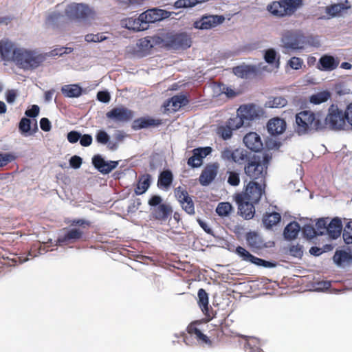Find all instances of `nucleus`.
I'll return each instance as SVG.
<instances>
[{
	"instance_id": "1",
	"label": "nucleus",
	"mask_w": 352,
	"mask_h": 352,
	"mask_svg": "<svg viewBox=\"0 0 352 352\" xmlns=\"http://www.w3.org/2000/svg\"><path fill=\"white\" fill-rule=\"evenodd\" d=\"M295 132L300 136L324 131L322 115L304 110L296 115Z\"/></svg>"
},
{
	"instance_id": "2",
	"label": "nucleus",
	"mask_w": 352,
	"mask_h": 352,
	"mask_svg": "<svg viewBox=\"0 0 352 352\" xmlns=\"http://www.w3.org/2000/svg\"><path fill=\"white\" fill-rule=\"evenodd\" d=\"M45 57L34 50L20 47L15 51L14 63L24 70L37 68L44 61Z\"/></svg>"
},
{
	"instance_id": "3",
	"label": "nucleus",
	"mask_w": 352,
	"mask_h": 352,
	"mask_svg": "<svg viewBox=\"0 0 352 352\" xmlns=\"http://www.w3.org/2000/svg\"><path fill=\"white\" fill-rule=\"evenodd\" d=\"M322 122L324 131L327 129L336 131H342L347 126L344 111L334 104L329 107L326 117L322 116Z\"/></svg>"
},
{
	"instance_id": "4",
	"label": "nucleus",
	"mask_w": 352,
	"mask_h": 352,
	"mask_svg": "<svg viewBox=\"0 0 352 352\" xmlns=\"http://www.w3.org/2000/svg\"><path fill=\"white\" fill-rule=\"evenodd\" d=\"M272 155L264 153L263 155H254L244 167L246 176H265Z\"/></svg>"
},
{
	"instance_id": "5",
	"label": "nucleus",
	"mask_w": 352,
	"mask_h": 352,
	"mask_svg": "<svg viewBox=\"0 0 352 352\" xmlns=\"http://www.w3.org/2000/svg\"><path fill=\"white\" fill-rule=\"evenodd\" d=\"M302 0H279L267 5V10L273 16L284 17L292 16L301 6Z\"/></svg>"
},
{
	"instance_id": "6",
	"label": "nucleus",
	"mask_w": 352,
	"mask_h": 352,
	"mask_svg": "<svg viewBox=\"0 0 352 352\" xmlns=\"http://www.w3.org/2000/svg\"><path fill=\"white\" fill-rule=\"evenodd\" d=\"M65 16L71 21H86L94 17V12L85 4L72 3L65 10Z\"/></svg>"
},
{
	"instance_id": "7",
	"label": "nucleus",
	"mask_w": 352,
	"mask_h": 352,
	"mask_svg": "<svg viewBox=\"0 0 352 352\" xmlns=\"http://www.w3.org/2000/svg\"><path fill=\"white\" fill-rule=\"evenodd\" d=\"M163 42L166 47L173 50H185L191 46V38L184 32L167 34Z\"/></svg>"
},
{
	"instance_id": "8",
	"label": "nucleus",
	"mask_w": 352,
	"mask_h": 352,
	"mask_svg": "<svg viewBox=\"0 0 352 352\" xmlns=\"http://www.w3.org/2000/svg\"><path fill=\"white\" fill-rule=\"evenodd\" d=\"M281 42L285 49L298 51L304 48L305 37L298 32L286 31L282 34Z\"/></svg>"
},
{
	"instance_id": "9",
	"label": "nucleus",
	"mask_w": 352,
	"mask_h": 352,
	"mask_svg": "<svg viewBox=\"0 0 352 352\" xmlns=\"http://www.w3.org/2000/svg\"><path fill=\"white\" fill-rule=\"evenodd\" d=\"M225 21L223 15L205 14L195 21L193 26L195 29L208 30L217 27Z\"/></svg>"
},
{
	"instance_id": "10",
	"label": "nucleus",
	"mask_w": 352,
	"mask_h": 352,
	"mask_svg": "<svg viewBox=\"0 0 352 352\" xmlns=\"http://www.w3.org/2000/svg\"><path fill=\"white\" fill-rule=\"evenodd\" d=\"M265 181L263 182V184H259L256 182H250L247 185L245 192L237 194L236 196L245 197L247 200L257 204L261 199L262 195L265 193Z\"/></svg>"
},
{
	"instance_id": "11",
	"label": "nucleus",
	"mask_w": 352,
	"mask_h": 352,
	"mask_svg": "<svg viewBox=\"0 0 352 352\" xmlns=\"http://www.w3.org/2000/svg\"><path fill=\"white\" fill-rule=\"evenodd\" d=\"M221 158L224 161L243 164L247 162L248 151L243 148L232 150L230 147H226L221 152Z\"/></svg>"
},
{
	"instance_id": "12",
	"label": "nucleus",
	"mask_w": 352,
	"mask_h": 352,
	"mask_svg": "<svg viewBox=\"0 0 352 352\" xmlns=\"http://www.w3.org/2000/svg\"><path fill=\"white\" fill-rule=\"evenodd\" d=\"M107 118L116 123H126L130 122L133 116V112L124 107L113 108L106 113Z\"/></svg>"
},
{
	"instance_id": "13",
	"label": "nucleus",
	"mask_w": 352,
	"mask_h": 352,
	"mask_svg": "<svg viewBox=\"0 0 352 352\" xmlns=\"http://www.w3.org/2000/svg\"><path fill=\"white\" fill-rule=\"evenodd\" d=\"M170 15L171 12L166 10L159 8H152L141 14V20H144L146 25H149L150 23H154L157 21L167 19L170 17Z\"/></svg>"
},
{
	"instance_id": "14",
	"label": "nucleus",
	"mask_w": 352,
	"mask_h": 352,
	"mask_svg": "<svg viewBox=\"0 0 352 352\" xmlns=\"http://www.w3.org/2000/svg\"><path fill=\"white\" fill-rule=\"evenodd\" d=\"M235 201L238 205L239 214L245 219H251L255 214L254 204L245 197L235 196Z\"/></svg>"
},
{
	"instance_id": "15",
	"label": "nucleus",
	"mask_w": 352,
	"mask_h": 352,
	"mask_svg": "<svg viewBox=\"0 0 352 352\" xmlns=\"http://www.w3.org/2000/svg\"><path fill=\"white\" fill-rule=\"evenodd\" d=\"M262 113V109L254 104L241 105L237 109L238 115L243 118L245 123L259 118Z\"/></svg>"
},
{
	"instance_id": "16",
	"label": "nucleus",
	"mask_w": 352,
	"mask_h": 352,
	"mask_svg": "<svg viewBox=\"0 0 352 352\" xmlns=\"http://www.w3.org/2000/svg\"><path fill=\"white\" fill-rule=\"evenodd\" d=\"M212 151V148L210 146L194 148L192 151V155L188 160V165L193 168L199 167L202 164L203 159L210 155Z\"/></svg>"
},
{
	"instance_id": "17",
	"label": "nucleus",
	"mask_w": 352,
	"mask_h": 352,
	"mask_svg": "<svg viewBox=\"0 0 352 352\" xmlns=\"http://www.w3.org/2000/svg\"><path fill=\"white\" fill-rule=\"evenodd\" d=\"M120 161H106L100 155H96L92 157V164L94 168L102 174H109L116 168Z\"/></svg>"
},
{
	"instance_id": "18",
	"label": "nucleus",
	"mask_w": 352,
	"mask_h": 352,
	"mask_svg": "<svg viewBox=\"0 0 352 352\" xmlns=\"http://www.w3.org/2000/svg\"><path fill=\"white\" fill-rule=\"evenodd\" d=\"M83 232L80 228H71L58 236L57 242L60 245H66L80 241L83 236Z\"/></svg>"
},
{
	"instance_id": "19",
	"label": "nucleus",
	"mask_w": 352,
	"mask_h": 352,
	"mask_svg": "<svg viewBox=\"0 0 352 352\" xmlns=\"http://www.w3.org/2000/svg\"><path fill=\"white\" fill-rule=\"evenodd\" d=\"M198 305L206 316V322H209L214 318L212 309L209 307L208 294L205 289L201 288L198 290Z\"/></svg>"
},
{
	"instance_id": "20",
	"label": "nucleus",
	"mask_w": 352,
	"mask_h": 352,
	"mask_svg": "<svg viewBox=\"0 0 352 352\" xmlns=\"http://www.w3.org/2000/svg\"><path fill=\"white\" fill-rule=\"evenodd\" d=\"M16 47L14 44L8 39L0 41V54L4 61H14Z\"/></svg>"
},
{
	"instance_id": "21",
	"label": "nucleus",
	"mask_w": 352,
	"mask_h": 352,
	"mask_svg": "<svg viewBox=\"0 0 352 352\" xmlns=\"http://www.w3.org/2000/svg\"><path fill=\"white\" fill-rule=\"evenodd\" d=\"M243 143L245 146L254 152H259L263 148L261 137L256 132H250L243 138Z\"/></svg>"
},
{
	"instance_id": "22",
	"label": "nucleus",
	"mask_w": 352,
	"mask_h": 352,
	"mask_svg": "<svg viewBox=\"0 0 352 352\" xmlns=\"http://www.w3.org/2000/svg\"><path fill=\"white\" fill-rule=\"evenodd\" d=\"M188 103V100L186 96L176 95L166 100L164 104V107L166 111L175 112Z\"/></svg>"
},
{
	"instance_id": "23",
	"label": "nucleus",
	"mask_w": 352,
	"mask_h": 352,
	"mask_svg": "<svg viewBox=\"0 0 352 352\" xmlns=\"http://www.w3.org/2000/svg\"><path fill=\"white\" fill-rule=\"evenodd\" d=\"M141 14L138 17H130L122 21V25L130 30L135 32L144 31L148 28L144 20H141Z\"/></svg>"
},
{
	"instance_id": "24",
	"label": "nucleus",
	"mask_w": 352,
	"mask_h": 352,
	"mask_svg": "<svg viewBox=\"0 0 352 352\" xmlns=\"http://www.w3.org/2000/svg\"><path fill=\"white\" fill-rule=\"evenodd\" d=\"M171 213L172 208L166 204H162L157 207L151 208V217L155 220L165 221Z\"/></svg>"
},
{
	"instance_id": "25",
	"label": "nucleus",
	"mask_w": 352,
	"mask_h": 352,
	"mask_svg": "<svg viewBox=\"0 0 352 352\" xmlns=\"http://www.w3.org/2000/svg\"><path fill=\"white\" fill-rule=\"evenodd\" d=\"M267 129L272 135L282 134L286 129V122L279 118L270 119L267 124Z\"/></svg>"
},
{
	"instance_id": "26",
	"label": "nucleus",
	"mask_w": 352,
	"mask_h": 352,
	"mask_svg": "<svg viewBox=\"0 0 352 352\" xmlns=\"http://www.w3.org/2000/svg\"><path fill=\"white\" fill-rule=\"evenodd\" d=\"M223 333V331L219 328L214 330V332L210 336L203 334L197 341V343L203 347L213 348L216 342L219 340V335Z\"/></svg>"
},
{
	"instance_id": "27",
	"label": "nucleus",
	"mask_w": 352,
	"mask_h": 352,
	"mask_svg": "<svg viewBox=\"0 0 352 352\" xmlns=\"http://www.w3.org/2000/svg\"><path fill=\"white\" fill-rule=\"evenodd\" d=\"M161 124V120L154 119L150 117H142L138 118L133 121L132 128L134 130H139L149 126H157Z\"/></svg>"
},
{
	"instance_id": "28",
	"label": "nucleus",
	"mask_w": 352,
	"mask_h": 352,
	"mask_svg": "<svg viewBox=\"0 0 352 352\" xmlns=\"http://www.w3.org/2000/svg\"><path fill=\"white\" fill-rule=\"evenodd\" d=\"M318 69L321 71H333L339 65V60L330 55L322 56L318 61Z\"/></svg>"
},
{
	"instance_id": "29",
	"label": "nucleus",
	"mask_w": 352,
	"mask_h": 352,
	"mask_svg": "<svg viewBox=\"0 0 352 352\" xmlns=\"http://www.w3.org/2000/svg\"><path fill=\"white\" fill-rule=\"evenodd\" d=\"M342 230V221L339 218L333 219L327 224V234L332 239H337L340 236Z\"/></svg>"
},
{
	"instance_id": "30",
	"label": "nucleus",
	"mask_w": 352,
	"mask_h": 352,
	"mask_svg": "<svg viewBox=\"0 0 352 352\" xmlns=\"http://www.w3.org/2000/svg\"><path fill=\"white\" fill-rule=\"evenodd\" d=\"M63 94L67 98H78L82 95V89L76 84L66 85L61 87Z\"/></svg>"
},
{
	"instance_id": "31",
	"label": "nucleus",
	"mask_w": 352,
	"mask_h": 352,
	"mask_svg": "<svg viewBox=\"0 0 352 352\" xmlns=\"http://www.w3.org/2000/svg\"><path fill=\"white\" fill-rule=\"evenodd\" d=\"M280 219L281 216L278 212H266L263 216L262 221L264 226L266 228L270 229L272 228L274 226H276L278 223H279Z\"/></svg>"
},
{
	"instance_id": "32",
	"label": "nucleus",
	"mask_w": 352,
	"mask_h": 352,
	"mask_svg": "<svg viewBox=\"0 0 352 352\" xmlns=\"http://www.w3.org/2000/svg\"><path fill=\"white\" fill-rule=\"evenodd\" d=\"M348 1H346L345 3H335L326 7V13L331 18L338 16L343 11L350 8V6L347 5Z\"/></svg>"
},
{
	"instance_id": "33",
	"label": "nucleus",
	"mask_w": 352,
	"mask_h": 352,
	"mask_svg": "<svg viewBox=\"0 0 352 352\" xmlns=\"http://www.w3.org/2000/svg\"><path fill=\"white\" fill-rule=\"evenodd\" d=\"M202 326L203 324L201 321H193L188 325L186 331L190 336L197 341L204 333Z\"/></svg>"
},
{
	"instance_id": "34",
	"label": "nucleus",
	"mask_w": 352,
	"mask_h": 352,
	"mask_svg": "<svg viewBox=\"0 0 352 352\" xmlns=\"http://www.w3.org/2000/svg\"><path fill=\"white\" fill-rule=\"evenodd\" d=\"M256 70V67L253 65H240L233 68V73L238 77L246 78L250 74L254 73Z\"/></svg>"
},
{
	"instance_id": "35",
	"label": "nucleus",
	"mask_w": 352,
	"mask_h": 352,
	"mask_svg": "<svg viewBox=\"0 0 352 352\" xmlns=\"http://www.w3.org/2000/svg\"><path fill=\"white\" fill-rule=\"evenodd\" d=\"M300 229V225L296 221L289 223L284 229L283 234L285 238L290 240L295 239L297 236Z\"/></svg>"
},
{
	"instance_id": "36",
	"label": "nucleus",
	"mask_w": 352,
	"mask_h": 352,
	"mask_svg": "<svg viewBox=\"0 0 352 352\" xmlns=\"http://www.w3.org/2000/svg\"><path fill=\"white\" fill-rule=\"evenodd\" d=\"M352 258L350 253L344 250H337L333 257V261L338 265H342Z\"/></svg>"
},
{
	"instance_id": "37",
	"label": "nucleus",
	"mask_w": 352,
	"mask_h": 352,
	"mask_svg": "<svg viewBox=\"0 0 352 352\" xmlns=\"http://www.w3.org/2000/svg\"><path fill=\"white\" fill-rule=\"evenodd\" d=\"M245 239L249 246L253 248H260L262 241L260 236L255 232H248Z\"/></svg>"
},
{
	"instance_id": "38",
	"label": "nucleus",
	"mask_w": 352,
	"mask_h": 352,
	"mask_svg": "<svg viewBox=\"0 0 352 352\" xmlns=\"http://www.w3.org/2000/svg\"><path fill=\"white\" fill-rule=\"evenodd\" d=\"M330 93L327 91H323L312 95L309 101L314 104H319L327 101L330 98Z\"/></svg>"
},
{
	"instance_id": "39",
	"label": "nucleus",
	"mask_w": 352,
	"mask_h": 352,
	"mask_svg": "<svg viewBox=\"0 0 352 352\" xmlns=\"http://www.w3.org/2000/svg\"><path fill=\"white\" fill-rule=\"evenodd\" d=\"M216 132L223 140H228L232 138L233 130L226 123L225 125L219 126Z\"/></svg>"
},
{
	"instance_id": "40",
	"label": "nucleus",
	"mask_w": 352,
	"mask_h": 352,
	"mask_svg": "<svg viewBox=\"0 0 352 352\" xmlns=\"http://www.w3.org/2000/svg\"><path fill=\"white\" fill-rule=\"evenodd\" d=\"M226 124L234 131L239 129L246 123L243 118L236 113V115L234 117L230 118L226 122Z\"/></svg>"
},
{
	"instance_id": "41",
	"label": "nucleus",
	"mask_w": 352,
	"mask_h": 352,
	"mask_svg": "<svg viewBox=\"0 0 352 352\" xmlns=\"http://www.w3.org/2000/svg\"><path fill=\"white\" fill-rule=\"evenodd\" d=\"M219 164L218 162L208 164L203 170L200 176H217Z\"/></svg>"
},
{
	"instance_id": "42",
	"label": "nucleus",
	"mask_w": 352,
	"mask_h": 352,
	"mask_svg": "<svg viewBox=\"0 0 352 352\" xmlns=\"http://www.w3.org/2000/svg\"><path fill=\"white\" fill-rule=\"evenodd\" d=\"M232 209V205L228 202H221L216 208V212L221 217H226L230 214Z\"/></svg>"
},
{
	"instance_id": "43",
	"label": "nucleus",
	"mask_w": 352,
	"mask_h": 352,
	"mask_svg": "<svg viewBox=\"0 0 352 352\" xmlns=\"http://www.w3.org/2000/svg\"><path fill=\"white\" fill-rule=\"evenodd\" d=\"M165 160L162 156L160 155H155L152 157L150 162V167L152 170H161L164 165Z\"/></svg>"
},
{
	"instance_id": "44",
	"label": "nucleus",
	"mask_w": 352,
	"mask_h": 352,
	"mask_svg": "<svg viewBox=\"0 0 352 352\" xmlns=\"http://www.w3.org/2000/svg\"><path fill=\"white\" fill-rule=\"evenodd\" d=\"M267 104L270 108H282L287 105V100L283 97L278 96L270 100Z\"/></svg>"
},
{
	"instance_id": "45",
	"label": "nucleus",
	"mask_w": 352,
	"mask_h": 352,
	"mask_svg": "<svg viewBox=\"0 0 352 352\" xmlns=\"http://www.w3.org/2000/svg\"><path fill=\"white\" fill-rule=\"evenodd\" d=\"M150 177H146L143 181L140 179L135 189V194L142 195L144 193L150 186Z\"/></svg>"
},
{
	"instance_id": "46",
	"label": "nucleus",
	"mask_w": 352,
	"mask_h": 352,
	"mask_svg": "<svg viewBox=\"0 0 352 352\" xmlns=\"http://www.w3.org/2000/svg\"><path fill=\"white\" fill-rule=\"evenodd\" d=\"M328 219L320 218L316 223V230L318 235L327 234Z\"/></svg>"
},
{
	"instance_id": "47",
	"label": "nucleus",
	"mask_w": 352,
	"mask_h": 352,
	"mask_svg": "<svg viewBox=\"0 0 352 352\" xmlns=\"http://www.w3.org/2000/svg\"><path fill=\"white\" fill-rule=\"evenodd\" d=\"M107 36L103 33L87 34L85 36V40L88 43H100L107 39Z\"/></svg>"
},
{
	"instance_id": "48",
	"label": "nucleus",
	"mask_w": 352,
	"mask_h": 352,
	"mask_svg": "<svg viewBox=\"0 0 352 352\" xmlns=\"http://www.w3.org/2000/svg\"><path fill=\"white\" fill-rule=\"evenodd\" d=\"M63 17V15L60 12H53L48 15L46 21L49 25L55 27Z\"/></svg>"
},
{
	"instance_id": "49",
	"label": "nucleus",
	"mask_w": 352,
	"mask_h": 352,
	"mask_svg": "<svg viewBox=\"0 0 352 352\" xmlns=\"http://www.w3.org/2000/svg\"><path fill=\"white\" fill-rule=\"evenodd\" d=\"M342 236L346 244L352 243V221L346 223L343 230Z\"/></svg>"
},
{
	"instance_id": "50",
	"label": "nucleus",
	"mask_w": 352,
	"mask_h": 352,
	"mask_svg": "<svg viewBox=\"0 0 352 352\" xmlns=\"http://www.w3.org/2000/svg\"><path fill=\"white\" fill-rule=\"evenodd\" d=\"M302 232L304 236L309 239H311L316 235H318L316 228L310 224H306L303 226Z\"/></svg>"
},
{
	"instance_id": "51",
	"label": "nucleus",
	"mask_w": 352,
	"mask_h": 352,
	"mask_svg": "<svg viewBox=\"0 0 352 352\" xmlns=\"http://www.w3.org/2000/svg\"><path fill=\"white\" fill-rule=\"evenodd\" d=\"M175 195L179 202H184V201H186L190 197L187 190L181 186L175 189Z\"/></svg>"
},
{
	"instance_id": "52",
	"label": "nucleus",
	"mask_w": 352,
	"mask_h": 352,
	"mask_svg": "<svg viewBox=\"0 0 352 352\" xmlns=\"http://www.w3.org/2000/svg\"><path fill=\"white\" fill-rule=\"evenodd\" d=\"M196 6L195 0H177L174 3L175 8H187Z\"/></svg>"
},
{
	"instance_id": "53",
	"label": "nucleus",
	"mask_w": 352,
	"mask_h": 352,
	"mask_svg": "<svg viewBox=\"0 0 352 352\" xmlns=\"http://www.w3.org/2000/svg\"><path fill=\"white\" fill-rule=\"evenodd\" d=\"M173 177H159L157 186L162 190H167L173 183Z\"/></svg>"
},
{
	"instance_id": "54",
	"label": "nucleus",
	"mask_w": 352,
	"mask_h": 352,
	"mask_svg": "<svg viewBox=\"0 0 352 352\" xmlns=\"http://www.w3.org/2000/svg\"><path fill=\"white\" fill-rule=\"evenodd\" d=\"M19 129L22 133H29L31 129V121L29 118H23L19 122Z\"/></svg>"
},
{
	"instance_id": "55",
	"label": "nucleus",
	"mask_w": 352,
	"mask_h": 352,
	"mask_svg": "<svg viewBox=\"0 0 352 352\" xmlns=\"http://www.w3.org/2000/svg\"><path fill=\"white\" fill-rule=\"evenodd\" d=\"M182 208L189 214H195V206L194 203L190 197L188 198L186 201L180 202Z\"/></svg>"
},
{
	"instance_id": "56",
	"label": "nucleus",
	"mask_w": 352,
	"mask_h": 352,
	"mask_svg": "<svg viewBox=\"0 0 352 352\" xmlns=\"http://www.w3.org/2000/svg\"><path fill=\"white\" fill-rule=\"evenodd\" d=\"M276 52L274 49L271 48L265 51L264 59L268 64H273L276 58Z\"/></svg>"
},
{
	"instance_id": "57",
	"label": "nucleus",
	"mask_w": 352,
	"mask_h": 352,
	"mask_svg": "<svg viewBox=\"0 0 352 352\" xmlns=\"http://www.w3.org/2000/svg\"><path fill=\"white\" fill-rule=\"evenodd\" d=\"M250 262L258 266H263L265 267H272L274 266V265L271 262L258 258L254 255L252 256Z\"/></svg>"
},
{
	"instance_id": "58",
	"label": "nucleus",
	"mask_w": 352,
	"mask_h": 352,
	"mask_svg": "<svg viewBox=\"0 0 352 352\" xmlns=\"http://www.w3.org/2000/svg\"><path fill=\"white\" fill-rule=\"evenodd\" d=\"M96 138L98 143L106 144L109 142L110 137L105 131L100 130L98 131Z\"/></svg>"
},
{
	"instance_id": "59",
	"label": "nucleus",
	"mask_w": 352,
	"mask_h": 352,
	"mask_svg": "<svg viewBox=\"0 0 352 352\" xmlns=\"http://www.w3.org/2000/svg\"><path fill=\"white\" fill-rule=\"evenodd\" d=\"M288 65L293 69L298 70L301 68L303 60L298 57H292L287 63Z\"/></svg>"
},
{
	"instance_id": "60",
	"label": "nucleus",
	"mask_w": 352,
	"mask_h": 352,
	"mask_svg": "<svg viewBox=\"0 0 352 352\" xmlns=\"http://www.w3.org/2000/svg\"><path fill=\"white\" fill-rule=\"evenodd\" d=\"M236 253L242 258L243 261L250 262V259L252 258V256H253L248 251H247L244 248L239 246L236 249Z\"/></svg>"
},
{
	"instance_id": "61",
	"label": "nucleus",
	"mask_w": 352,
	"mask_h": 352,
	"mask_svg": "<svg viewBox=\"0 0 352 352\" xmlns=\"http://www.w3.org/2000/svg\"><path fill=\"white\" fill-rule=\"evenodd\" d=\"M289 254L297 258L302 256L303 254L302 246L297 244L289 247Z\"/></svg>"
},
{
	"instance_id": "62",
	"label": "nucleus",
	"mask_w": 352,
	"mask_h": 352,
	"mask_svg": "<svg viewBox=\"0 0 352 352\" xmlns=\"http://www.w3.org/2000/svg\"><path fill=\"white\" fill-rule=\"evenodd\" d=\"M138 45L144 50H148L153 47V43L151 42L149 37H144L139 39Z\"/></svg>"
},
{
	"instance_id": "63",
	"label": "nucleus",
	"mask_w": 352,
	"mask_h": 352,
	"mask_svg": "<svg viewBox=\"0 0 352 352\" xmlns=\"http://www.w3.org/2000/svg\"><path fill=\"white\" fill-rule=\"evenodd\" d=\"M81 138V133L76 131H72L67 133V140L72 144L76 143Z\"/></svg>"
},
{
	"instance_id": "64",
	"label": "nucleus",
	"mask_w": 352,
	"mask_h": 352,
	"mask_svg": "<svg viewBox=\"0 0 352 352\" xmlns=\"http://www.w3.org/2000/svg\"><path fill=\"white\" fill-rule=\"evenodd\" d=\"M344 113L346 124L352 126V103L347 105Z\"/></svg>"
}]
</instances>
